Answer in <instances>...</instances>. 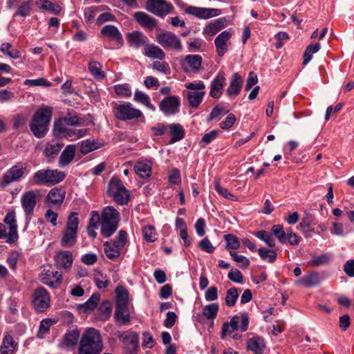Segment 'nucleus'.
<instances>
[{
  "label": "nucleus",
  "mask_w": 354,
  "mask_h": 354,
  "mask_svg": "<svg viewBox=\"0 0 354 354\" xmlns=\"http://www.w3.org/2000/svg\"><path fill=\"white\" fill-rule=\"evenodd\" d=\"M66 176L64 171L47 167L35 172L29 180V184L33 186L51 187L63 181Z\"/></svg>",
  "instance_id": "obj_1"
},
{
  "label": "nucleus",
  "mask_w": 354,
  "mask_h": 354,
  "mask_svg": "<svg viewBox=\"0 0 354 354\" xmlns=\"http://www.w3.org/2000/svg\"><path fill=\"white\" fill-rule=\"evenodd\" d=\"M103 348L98 330L93 328L87 329L83 334L78 348V354H99Z\"/></svg>",
  "instance_id": "obj_2"
},
{
  "label": "nucleus",
  "mask_w": 354,
  "mask_h": 354,
  "mask_svg": "<svg viewBox=\"0 0 354 354\" xmlns=\"http://www.w3.org/2000/svg\"><path fill=\"white\" fill-rule=\"evenodd\" d=\"M51 118L52 109L48 106L41 108L34 113L29 127L35 137L41 138L46 136Z\"/></svg>",
  "instance_id": "obj_3"
},
{
  "label": "nucleus",
  "mask_w": 354,
  "mask_h": 354,
  "mask_svg": "<svg viewBox=\"0 0 354 354\" xmlns=\"http://www.w3.org/2000/svg\"><path fill=\"white\" fill-rule=\"evenodd\" d=\"M120 221V213L112 206L105 207L101 214V234L109 238L117 230Z\"/></svg>",
  "instance_id": "obj_4"
},
{
  "label": "nucleus",
  "mask_w": 354,
  "mask_h": 354,
  "mask_svg": "<svg viewBox=\"0 0 354 354\" xmlns=\"http://www.w3.org/2000/svg\"><path fill=\"white\" fill-rule=\"evenodd\" d=\"M79 225L78 214L71 212L66 221V225L62 230L60 244L64 248H72L77 241V230Z\"/></svg>",
  "instance_id": "obj_5"
},
{
  "label": "nucleus",
  "mask_w": 354,
  "mask_h": 354,
  "mask_svg": "<svg viewBox=\"0 0 354 354\" xmlns=\"http://www.w3.org/2000/svg\"><path fill=\"white\" fill-rule=\"evenodd\" d=\"M107 194L118 205H127L130 200V193L123 183L117 177H113L108 185Z\"/></svg>",
  "instance_id": "obj_6"
},
{
  "label": "nucleus",
  "mask_w": 354,
  "mask_h": 354,
  "mask_svg": "<svg viewBox=\"0 0 354 354\" xmlns=\"http://www.w3.org/2000/svg\"><path fill=\"white\" fill-rule=\"evenodd\" d=\"M127 241V233L120 230L115 239L104 243V251L106 257L111 260L118 258Z\"/></svg>",
  "instance_id": "obj_7"
},
{
  "label": "nucleus",
  "mask_w": 354,
  "mask_h": 354,
  "mask_svg": "<svg viewBox=\"0 0 354 354\" xmlns=\"http://www.w3.org/2000/svg\"><path fill=\"white\" fill-rule=\"evenodd\" d=\"M115 118L120 120H131L142 116V113L139 109L133 107L130 102H122L116 104L113 109Z\"/></svg>",
  "instance_id": "obj_8"
},
{
  "label": "nucleus",
  "mask_w": 354,
  "mask_h": 354,
  "mask_svg": "<svg viewBox=\"0 0 354 354\" xmlns=\"http://www.w3.org/2000/svg\"><path fill=\"white\" fill-rule=\"evenodd\" d=\"M186 88L189 90L187 94L189 106L197 108L203 102L205 94L204 83L201 81L197 83H189L186 85Z\"/></svg>",
  "instance_id": "obj_9"
},
{
  "label": "nucleus",
  "mask_w": 354,
  "mask_h": 354,
  "mask_svg": "<svg viewBox=\"0 0 354 354\" xmlns=\"http://www.w3.org/2000/svg\"><path fill=\"white\" fill-rule=\"evenodd\" d=\"M146 9L158 17H164L172 12L174 6L165 0H147Z\"/></svg>",
  "instance_id": "obj_10"
},
{
  "label": "nucleus",
  "mask_w": 354,
  "mask_h": 354,
  "mask_svg": "<svg viewBox=\"0 0 354 354\" xmlns=\"http://www.w3.org/2000/svg\"><path fill=\"white\" fill-rule=\"evenodd\" d=\"M32 302L37 312H44L50 307V295L44 287H39L33 293Z\"/></svg>",
  "instance_id": "obj_11"
},
{
  "label": "nucleus",
  "mask_w": 354,
  "mask_h": 354,
  "mask_svg": "<svg viewBox=\"0 0 354 354\" xmlns=\"http://www.w3.org/2000/svg\"><path fill=\"white\" fill-rule=\"evenodd\" d=\"M157 42L164 48L181 51L183 46L180 39L171 32L166 31L157 35Z\"/></svg>",
  "instance_id": "obj_12"
},
{
  "label": "nucleus",
  "mask_w": 354,
  "mask_h": 354,
  "mask_svg": "<svg viewBox=\"0 0 354 354\" xmlns=\"http://www.w3.org/2000/svg\"><path fill=\"white\" fill-rule=\"evenodd\" d=\"M66 196V191L63 187H55L47 194L45 204L50 208L60 207Z\"/></svg>",
  "instance_id": "obj_13"
},
{
  "label": "nucleus",
  "mask_w": 354,
  "mask_h": 354,
  "mask_svg": "<svg viewBox=\"0 0 354 354\" xmlns=\"http://www.w3.org/2000/svg\"><path fill=\"white\" fill-rule=\"evenodd\" d=\"M27 167L28 165L25 162H17L6 172L3 177V182L8 185L12 182L19 180L25 174Z\"/></svg>",
  "instance_id": "obj_14"
},
{
  "label": "nucleus",
  "mask_w": 354,
  "mask_h": 354,
  "mask_svg": "<svg viewBox=\"0 0 354 354\" xmlns=\"http://www.w3.org/2000/svg\"><path fill=\"white\" fill-rule=\"evenodd\" d=\"M39 198V190H30L24 192L21 197L22 207L26 215L32 214Z\"/></svg>",
  "instance_id": "obj_15"
},
{
  "label": "nucleus",
  "mask_w": 354,
  "mask_h": 354,
  "mask_svg": "<svg viewBox=\"0 0 354 354\" xmlns=\"http://www.w3.org/2000/svg\"><path fill=\"white\" fill-rule=\"evenodd\" d=\"M180 104L178 96L169 95L160 101L159 109L165 115H171L178 112Z\"/></svg>",
  "instance_id": "obj_16"
},
{
  "label": "nucleus",
  "mask_w": 354,
  "mask_h": 354,
  "mask_svg": "<svg viewBox=\"0 0 354 354\" xmlns=\"http://www.w3.org/2000/svg\"><path fill=\"white\" fill-rule=\"evenodd\" d=\"M232 31L230 30H224L220 33L214 39V44L216 53L219 57H223L228 50L231 45L230 38Z\"/></svg>",
  "instance_id": "obj_17"
},
{
  "label": "nucleus",
  "mask_w": 354,
  "mask_h": 354,
  "mask_svg": "<svg viewBox=\"0 0 354 354\" xmlns=\"http://www.w3.org/2000/svg\"><path fill=\"white\" fill-rule=\"evenodd\" d=\"M185 12L187 15H193L199 19H204L216 17L221 14V11L219 9L200 8L192 6H188L185 9Z\"/></svg>",
  "instance_id": "obj_18"
},
{
  "label": "nucleus",
  "mask_w": 354,
  "mask_h": 354,
  "mask_svg": "<svg viewBox=\"0 0 354 354\" xmlns=\"http://www.w3.org/2000/svg\"><path fill=\"white\" fill-rule=\"evenodd\" d=\"M80 335V331L77 328L68 330L59 344V348L66 350L73 349L77 344Z\"/></svg>",
  "instance_id": "obj_19"
},
{
  "label": "nucleus",
  "mask_w": 354,
  "mask_h": 354,
  "mask_svg": "<svg viewBox=\"0 0 354 354\" xmlns=\"http://www.w3.org/2000/svg\"><path fill=\"white\" fill-rule=\"evenodd\" d=\"M225 73L220 71L210 84L209 95L213 98H218L223 93L225 84Z\"/></svg>",
  "instance_id": "obj_20"
},
{
  "label": "nucleus",
  "mask_w": 354,
  "mask_h": 354,
  "mask_svg": "<svg viewBox=\"0 0 354 354\" xmlns=\"http://www.w3.org/2000/svg\"><path fill=\"white\" fill-rule=\"evenodd\" d=\"M3 221L9 225V232L6 242L8 243H15L18 239L15 213L14 212H8L4 218Z\"/></svg>",
  "instance_id": "obj_21"
},
{
  "label": "nucleus",
  "mask_w": 354,
  "mask_h": 354,
  "mask_svg": "<svg viewBox=\"0 0 354 354\" xmlns=\"http://www.w3.org/2000/svg\"><path fill=\"white\" fill-rule=\"evenodd\" d=\"M62 274L59 272L44 271L41 274V281L51 288H56L62 283Z\"/></svg>",
  "instance_id": "obj_22"
},
{
  "label": "nucleus",
  "mask_w": 354,
  "mask_h": 354,
  "mask_svg": "<svg viewBox=\"0 0 354 354\" xmlns=\"http://www.w3.org/2000/svg\"><path fill=\"white\" fill-rule=\"evenodd\" d=\"M133 17L140 26L150 30L157 26L156 19L144 12H136L133 14Z\"/></svg>",
  "instance_id": "obj_23"
},
{
  "label": "nucleus",
  "mask_w": 354,
  "mask_h": 354,
  "mask_svg": "<svg viewBox=\"0 0 354 354\" xmlns=\"http://www.w3.org/2000/svg\"><path fill=\"white\" fill-rule=\"evenodd\" d=\"M228 21L226 17H221L209 22L203 30V34L210 36L216 35L222 28L227 26Z\"/></svg>",
  "instance_id": "obj_24"
},
{
  "label": "nucleus",
  "mask_w": 354,
  "mask_h": 354,
  "mask_svg": "<svg viewBox=\"0 0 354 354\" xmlns=\"http://www.w3.org/2000/svg\"><path fill=\"white\" fill-rule=\"evenodd\" d=\"M100 33L108 37L112 41H115L117 44H122L124 40L122 35L118 28L113 25H106L100 30Z\"/></svg>",
  "instance_id": "obj_25"
},
{
  "label": "nucleus",
  "mask_w": 354,
  "mask_h": 354,
  "mask_svg": "<svg viewBox=\"0 0 354 354\" xmlns=\"http://www.w3.org/2000/svg\"><path fill=\"white\" fill-rule=\"evenodd\" d=\"M73 261L72 253L70 251H60L55 256V265L59 268H70Z\"/></svg>",
  "instance_id": "obj_26"
},
{
  "label": "nucleus",
  "mask_w": 354,
  "mask_h": 354,
  "mask_svg": "<svg viewBox=\"0 0 354 354\" xmlns=\"http://www.w3.org/2000/svg\"><path fill=\"white\" fill-rule=\"evenodd\" d=\"M202 57L199 55H188L185 57L183 68L185 71H198L201 68Z\"/></svg>",
  "instance_id": "obj_27"
},
{
  "label": "nucleus",
  "mask_w": 354,
  "mask_h": 354,
  "mask_svg": "<svg viewBox=\"0 0 354 354\" xmlns=\"http://www.w3.org/2000/svg\"><path fill=\"white\" fill-rule=\"evenodd\" d=\"M242 83L241 75L238 73H234L226 91L227 95L230 97L237 96L241 90Z\"/></svg>",
  "instance_id": "obj_28"
},
{
  "label": "nucleus",
  "mask_w": 354,
  "mask_h": 354,
  "mask_svg": "<svg viewBox=\"0 0 354 354\" xmlns=\"http://www.w3.org/2000/svg\"><path fill=\"white\" fill-rule=\"evenodd\" d=\"M17 343L13 339L12 336L7 333L5 334L0 346V354H14L17 349Z\"/></svg>",
  "instance_id": "obj_29"
},
{
  "label": "nucleus",
  "mask_w": 354,
  "mask_h": 354,
  "mask_svg": "<svg viewBox=\"0 0 354 354\" xmlns=\"http://www.w3.org/2000/svg\"><path fill=\"white\" fill-rule=\"evenodd\" d=\"M266 348L264 339L259 336H254L248 340L247 349L254 354H262Z\"/></svg>",
  "instance_id": "obj_30"
},
{
  "label": "nucleus",
  "mask_w": 354,
  "mask_h": 354,
  "mask_svg": "<svg viewBox=\"0 0 354 354\" xmlns=\"http://www.w3.org/2000/svg\"><path fill=\"white\" fill-rule=\"evenodd\" d=\"M127 39L131 46L138 48L146 44L147 38L142 32L135 30L128 33Z\"/></svg>",
  "instance_id": "obj_31"
},
{
  "label": "nucleus",
  "mask_w": 354,
  "mask_h": 354,
  "mask_svg": "<svg viewBox=\"0 0 354 354\" xmlns=\"http://www.w3.org/2000/svg\"><path fill=\"white\" fill-rule=\"evenodd\" d=\"M169 132L171 135L170 144H174L181 140L185 136V131L182 125L178 123H173L169 125Z\"/></svg>",
  "instance_id": "obj_32"
},
{
  "label": "nucleus",
  "mask_w": 354,
  "mask_h": 354,
  "mask_svg": "<svg viewBox=\"0 0 354 354\" xmlns=\"http://www.w3.org/2000/svg\"><path fill=\"white\" fill-rule=\"evenodd\" d=\"M115 319L120 324L124 325L130 321L128 305L115 304Z\"/></svg>",
  "instance_id": "obj_33"
},
{
  "label": "nucleus",
  "mask_w": 354,
  "mask_h": 354,
  "mask_svg": "<svg viewBox=\"0 0 354 354\" xmlns=\"http://www.w3.org/2000/svg\"><path fill=\"white\" fill-rule=\"evenodd\" d=\"M75 155V146L73 145H68L62 152L59 164L60 166L68 165L74 158Z\"/></svg>",
  "instance_id": "obj_34"
},
{
  "label": "nucleus",
  "mask_w": 354,
  "mask_h": 354,
  "mask_svg": "<svg viewBox=\"0 0 354 354\" xmlns=\"http://www.w3.org/2000/svg\"><path fill=\"white\" fill-rule=\"evenodd\" d=\"M145 54L148 57L162 60L165 53L159 46L154 44H147L145 48Z\"/></svg>",
  "instance_id": "obj_35"
},
{
  "label": "nucleus",
  "mask_w": 354,
  "mask_h": 354,
  "mask_svg": "<svg viewBox=\"0 0 354 354\" xmlns=\"http://www.w3.org/2000/svg\"><path fill=\"white\" fill-rule=\"evenodd\" d=\"M135 172L142 178H147L151 173V162L149 160L138 161L134 165Z\"/></svg>",
  "instance_id": "obj_36"
},
{
  "label": "nucleus",
  "mask_w": 354,
  "mask_h": 354,
  "mask_svg": "<svg viewBox=\"0 0 354 354\" xmlns=\"http://www.w3.org/2000/svg\"><path fill=\"white\" fill-rule=\"evenodd\" d=\"M100 299L99 293H93L91 297L84 304L78 306V310L83 313H88L95 309Z\"/></svg>",
  "instance_id": "obj_37"
},
{
  "label": "nucleus",
  "mask_w": 354,
  "mask_h": 354,
  "mask_svg": "<svg viewBox=\"0 0 354 354\" xmlns=\"http://www.w3.org/2000/svg\"><path fill=\"white\" fill-rule=\"evenodd\" d=\"M63 146V142L57 140H53L46 145L44 153L46 157L53 158L59 153Z\"/></svg>",
  "instance_id": "obj_38"
},
{
  "label": "nucleus",
  "mask_w": 354,
  "mask_h": 354,
  "mask_svg": "<svg viewBox=\"0 0 354 354\" xmlns=\"http://www.w3.org/2000/svg\"><path fill=\"white\" fill-rule=\"evenodd\" d=\"M319 279L317 272H313L308 275H305L302 278L295 281L297 285L310 287L316 286L319 283Z\"/></svg>",
  "instance_id": "obj_39"
},
{
  "label": "nucleus",
  "mask_w": 354,
  "mask_h": 354,
  "mask_svg": "<svg viewBox=\"0 0 354 354\" xmlns=\"http://www.w3.org/2000/svg\"><path fill=\"white\" fill-rule=\"evenodd\" d=\"M88 71L96 80H102L105 78L106 75L102 71V64L97 61H91L88 65Z\"/></svg>",
  "instance_id": "obj_40"
},
{
  "label": "nucleus",
  "mask_w": 354,
  "mask_h": 354,
  "mask_svg": "<svg viewBox=\"0 0 354 354\" xmlns=\"http://www.w3.org/2000/svg\"><path fill=\"white\" fill-rule=\"evenodd\" d=\"M112 312V305L111 303L108 301H104L100 305L97 309V316L100 320L106 321L107 320L111 314Z\"/></svg>",
  "instance_id": "obj_41"
},
{
  "label": "nucleus",
  "mask_w": 354,
  "mask_h": 354,
  "mask_svg": "<svg viewBox=\"0 0 354 354\" xmlns=\"http://www.w3.org/2000/svg\"><path fill=\"white\" fill-rule=\"evenodd\" d=\"M240 321V317L238 315L233 316L230 322H225L222 326V330L221 333V338L225 339L226 338V331L229 326H230V331H234L237 330L239 327V322Z\"/></svg>",
  "instance_id": "obj_42"
},
{
  "label": "nucleus",
  "mask_w": 354,
  "mask_h": 354,
  "mask_svg": "<svg viewBox=\"0 0 354 354\" xmlns=\"http://www.w3.org/2000/svg\"><path fill=\"white\" fill-rule=\"evenodd\" d=\"M258 254L262 260L270 263H272L276 261L277 256L275 250L266 248H259Z\"/></svg>",
  "instance_id": "obj_43"
},
{
  "label": "nucleus",
  "mask_w": 354,
  "mask_h": 354,
  "mask_svg": "<svg viewBox=\"0 0 354 354\" xmlns=\"http://www.w3.org/2000/svg\"><path fill=\"white\" fill-rule=\"evenodd\" d=\"M37 6L44 10H48L55 15L60 13L62 8L58 4L53 3L48 0H39L37 2Z\"/></svg>",
  "instance_id": "obj_44"
},
{
  "label": "nucleus",
  "mask_w": 354,
  "mask_h": 354,
  "mask_svg": "<svg viewBox=\"0 0 354 354\" xmlns=\"http://www.w3.org/2000/svg\"><path fill=\"white\" fill-rule=\"evenodd\" d=\"M115 292L116 294L115 304L128 305L129 292L127 289L122 286H119L115 288Z\"/></svg>",
  "instance_id": "obj_45"
},
{
  "label": "nucleus",
  "mask_w": 354,
  "mask_h": 354,
  "mask_svg": "<svg viewBox=\"0 0 354 354\" xmlns=\"http://www.w3.org/2000/svg\"><path fill=\"white\" fill-rule=\"evenodd\" d=\"M219 306L217 303L206 305L203 308V314L207 319H214L218 314Z\"/></svg>",
  "instance_id": "obj_46"
},
{
  "label": "nucleus",
  "mask_w": 354,
  "mask_h": 354,
  "mask_svg": "<svg viewBox=\"0 0 354 354\" xmlns=\"http://www.w3.org/2000/svg\"><path fill=\"white\" fill-rule=\"evenodd\" d=\"M224 240L226 241L225 249L230 251H234L240 248V242L237 236L232 234H227L224 236Z\"/></svg>",
  "instance_id": "obj_47"
},
{
  "label": "nucleus",
  "mask_w": 354,
  "mask_h": 354,
  "mask_svg": "<svg viewBox=\"0 0 354 354\" xmlns=\"http://www.w3.org/2000/svg\"><path fill=\"white\" fill-rule=\"evenodd\" d=\"M0 50L3 55L12 59H17L21 56L20 52L16 49H13L11 44L8 42H4L1 45Z\"/></svg>",
  "instance_id": "obj_48"
},
{
  "label": "nucleus",
  "mask_w": 354,
  "mask_h": 354,
  "mask_svg": "<svg viewBox=\"0 0 354 354\" xmlns=\"http://www.w3.org/2000/svg\"><path fill=\"white\" fill-rule=\"evenodd\" d=\"M271 232L280 243L284 244L287 242L286 234L283 225H274L271 228Z\"/></svg>",
  "instance_id": "obj_49"
},
{
  "label": "nucleus",
  "mask_w": 354,
  "mask_h": 354,
  "mask_svg": "<svg viewBox=\"0 0 354 354\" xmlns=\"http://www.w3.org/2000/svg\"><path fill=\"white\" fill-rule=\"evenodd\" d=\"M142 235L145 240L149 243H153L157 239V233L153 225H146L142 227Z\"/></svg>",
  "instance_id": "obj_50"
},
{
  "label": "nucleus",
  "mask_w": 354,
  "mask_h": 354,
  "mask_svg": "<svg viewBox=\"0 0 354 354\" xmlns=\"http://www.w3.org/2000/svg\"><path fill=\"white\" fill-rule=\"evenodd\" d=\"M105 6H91L86 8L84 10V15L87 22H91L95 17L96 12L105 10Z\"/></svg>",
  "instance_id": "obj_51"
},
{
  "label": "nucleus",
  "mask_w": 354,
  "mask_h": 354,
  "mask_svg": "<svg viewBox=\"0 0 354 354\" xmlns=\"http://www.w3.org/2000/svg\"><path fill=\"white\" fill-rule=\"evenodd\" d=\"M239 297V292L236 288H231L227 290L225 298V304L229 307H232L235 305Z\"/></svg>",
  "instance_id": "obj_52"
},
{
  "label": "nucleus",
  "mask_w": 354,
  "mask_h": 354,
  "mask_svg": "<svg viewBox=\"0 0 354 354\" xmlns=\"http://www.w3.org/2000/svg\"><path fill=\"white\" fill-rule=\"evenodd\" d=\"M254 235L260 240L264 241L268 247L272 248L275 246V241L268 232L261 230L255 232Z\"/></svg>",
  "instance_id": "obj_53"
},
{
  "label": "nucleus",
  "mask_w": 354,
  "mask_h": 354,
  "mask_svg": "<svg viewBox=\"0 0 354 354\" xmlns=\"http://www.w3.org/2000/svg\"><path fill=\"white\" fill-rule=\"evenodd\" d=\"M229 110H227L225 106L221 104H217L212 109L207 118V122L218 119L220 116L227 114Z\"/></svg>",
  "instance_id": "obj_54"
},
{
  "label": "nucleus",
  "mask_w": 354,
  "mask_h": 354,
  "mask_svg": "<svg viewBox=\"0 0 354 354\" xmlns=\"http://www.w3.org/2000/svg\"><path fill=\"white\" fill-rule=\"evenodd\" d=\"M134 100L136 102L143 104L152 111H155V107L153 104H151L150 98L147 94L140 91H136L134 94Z\"/></svg>",
  "instance_id": "obj_55"
},
{
  "label": "nucleus",
  "mask_w": 354,
  "mask_h": 354,
  "mask_svg": "<svg viewBox=\"0 0 354 354\" xmlns=\"http://www.w3.org/2000/svg\"><path fill=\"white\" fill-rule=\"evenodd\" d=\"M319 49L320 44L319 43L308 46L304 54L303 64L306 65L311 60L313 54L318 52Z\"/></svg>",
  "instance_id": "obj_56"
},
{
  "label": "nucleus",
  "mask_w": 354,
  "mask_h": 354,
  "mask_svg": "<svg viewBox=\"0 0 354 354\" xmlns=\"http://www.w3.org/2000/svg\"><path fill=\"white\" fill-rule=\"evenodd\" d=\"M94 281L96 286L100 290H105L109 285L110 281L107 279V275L98 272V273L94 277Z\"/></svg>",
  "instance_id": "obj_57"
},
{
  "label": "nucleus",
  "mask_w": 354,
  "mask_h": 354,
  "mask_svg": "<svg viewBox=\"0 0 354 354\" xmlns=\"http://www.w3.org/2000/svg\"><path fill=\"white\" fill-rule=\"evenodd\" d=\"M330 261V255L329 254H322L313 256L309 263L313 266H319L328 263Z\"/></svg>",
  "instance_id": "obj_58"
},
{
  "label": "nucleus",
  "mask_w": 354,
  "mask_h": 354,
  "mask_svg": "<svg viewBox=\"0 0 354 354\" xmlns=\"http://www.w3.org/2000/svg\"><path fill=\"white\" fill-rule=\"evenodd\" d=\"M55 324V322L52 319H44L40 322L39 330L37 334V337L43 338L44 335L48 333L50 326Z\"/></svg>",
  "instance_id": "obj_59"
},
{
  "label": "nucleus",
  "mask_w": 354,
  "mask_h": 354,
  "mask_svg": "<svg viewBox=\"0 0 354 354\" xmlns=\"http://www.w3.org/2000/svg\"><path fill=\"white\" fill-rule=\"evenodd\" d=\"M114 89L116 94L122 97H128L131 95V90L128 84H121L114 86Z\"/></svg>",
  "instance_id": "obj_60"
},
{
  "label": "nucleus",
  "mask_w": 354,
  "mask_h": 354,
  "mask_svg": "<svg viewBox=\"0 0 354 354\" xmlns=\"http://www.w3.org/2000/svg\"><path fill=\"white\" fill-rule=\"evenodd\" d=\"M68 127L66 123L64 121L63 118H61L56 120L54 123L53 131L54 134L57 137H60L66 131V129Z\"/></svg>",
  "instance_id": "obj_61"
},
{
  "label": "nucleus",
  "mask_w": 354,
  "mask_h": 354,
  "mask_svg": "<svg viewBox=\"0 0 354 354\" xmlns=\"http://www.w3.org/2000/svg\"><path fill=\"white\" fill-rule=\"evenodd\" d=\"M230 254L232 257V259L235 262L241 264V268H247L249 266L250 263V260L245 256L241 255V254H238L234 251H230Z\"/></svg>",
  "instance_id": "obj_62"
},
{
  "label": "nucleus",
  "mask_w": 354,
  "mask_h": 354,
  "mask_svg": "<svg viewBox=\"0 0 354 354\" xmlns=\"http://www.w3.org/2000/svg\"><path fill=\"white\" fill-rule=\"evenodd\" d=\"M152 68L165 75H169L171 73L169 65L165 62L155 61L152 64Z\"/></svg>",
  "instance_id": "obj_63"
},
{
  "label": "nucleus",
  "mask_w": 354,
  "mask_h": 354,
  "mask_svg": "<svg viewBox=\"0 0 354 354\" xmlns=\"http://www.w3.org/2000/svg\"><path fill=\"white\" fill-rule=\"evenodd\" d=\"M31 7L29 1H24L19 6L15 15L25 17L30 14Z\"/></svg>",
  "instance_id": "obj_64"
}]
</instances>
